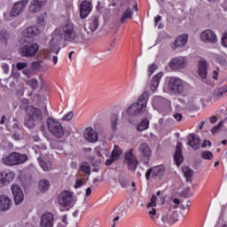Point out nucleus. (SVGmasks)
<instances>
[{
	"label": "nucleus",
	"instance_id": "de8ad7c7",
	"mask_svg": "<svg viewBox=\"0 0 227 227\" xmlns=\"http://www.w3.org/2000/svg\"><path fill=\"white\" fill-rule=\"evenodd\" d=\"M28 86L32 88V90H37L38 89V80L37 79H32L27 82Z\"/></svg>",
	"mask_w": 227,
	"mask_h": 227
},
{
	"label": "nucleus",
	"instance_id": "2eb2a0df",
	"mask_svg": "<svg viewBox=\"0 0 227 227\" xmlns=\"http://www.w3.org/2000/svg\"><path fill=\"white\" fill-rule=\"evenodd\" d=\"M54 226V214L46 212L43 214L40 221V227H52Z\"/></svg>",
	"mask_w": 227,
	"mask_h": 227
},
{
	"label": "nucleus",
	"instance_id": "e433bc0d",
	"mask_svg": "<svg viewBox=\"0 0 227 227\" xmlns=\"http://www.w3.org/2000/svg\"><path fill=\"white\" fill-rule=\"evenodd\" d=\"M2 162L4 166H15L13 162V153H11L8 155L3 156Z\"/></svg>",
	"mask_w": 227,
	"mask_h": 227
},
{
	"label": "nucleus",
	"instance_id": "f257e3e1",
	"mask_svg": "<svg viewBox=\"0 0 227 227\" xmlns=\"http://www.w3.org/2000/svg\"><path fill=\"white\" fill-rule=\"evenodd\" d=\"M27 117L25 118L24 125L27 129H35L36 123H43L45 118L49 116V111H47V106L44 108V113L35 106H28L25 109Z\"/></svg>",
	"mask_w": 227,
	"mask_h": 227
},
{
	"label": "nucleus",
	"instance_id": "412c9836",
	"mask_svg": "<svg viewBox=\"0 0 227 227\" xmlns=\"http://www.w3.org/2000/svg\"><path fill=\"white\" fill-rule=\"evenodd\" d=\"M12 201L6 195H0V212H6L12 208Z\"/></svg>",
	"mask_w": 227,
	"mask_h": 227
},
{
	"label": "nucleus",
	"instance_id": "393cba45",
	"mask_svg": "<svg viewBox=\"0 0 227 227\" xmlns=\"http://www.w3.org/2000/svg\"><path fill=\"white\" fill-rule=\"evenodd\" d=\"M174 160L176 166H180L184 162V155L182 154V142H178L176 146Z\"/></svg>",
	"mask_w": 227,
	"mask_h": 227
},
{
	"label": "nucleus",
	"instance_id": "09e8293b",
	"mask_svg": "<svg viewBox=\"0 0 227 227\" xmlns=\"http://www.w3.org/2000/svg\"><path fill=\"white\" fill-rule=\"evenodd\" d=\"M217 63H219V65H222V67H226V59L224 57H223L222 55H217L215 58Z\"/></svg>",
	"mask_w": 227,
	"mask_h": 227
},
{
	"label": "nucleus",
	"instance_id": "cd10ccee",
	"mask_svg": "<svg viewBox=\"0 0 227 227\" xmlns=\"http://www.w3.org/2000/svg\"><path fill=\"white\" fill-rule=\"evenodd\" d=\"M165 221L167 224H175L178 221V212L175 210H170L165 216Z\"/></svg>",
	"mask_w": 227,
	"mask_h": 227
},
{
	"label": "nucleus",
	"instance_id": "79ce46f5",
	"mask_svg": "<svg viewBox=\"0 0 227 227\" xmlns=\"http://www.w3.org/2000/svg\"><path fill=\"white\" fill-rule=\"evenodd\" d=\"M200 157L205 160H212V159H214V154L210 151H204L200 153Z\"/></svg>",
	"mask_w": 227,
	"mask_h": 227
},
{
	"label": "nucleus",
	"instance_id": "4468645a",
	"mask_svg": "<svg viewBox=\"0 0 227 227\" xmlns=\"http://www.w3.org/2000/svg\"><path fill=\"white\" fill-rule=\"evenodd\" d=\"M169 67L172 70H183L187 67V62L184 57H177L170 60Z\"/></svg>",
	"mask_w": 227,
	"mask_h": 227
},
{
	"label": "nucleus",
	"instance_id": "2f4dec72",
	"mask_svg": "<svg viewBox=\"0 0 227 227\" xmlns=\"http://www.w3.org/2000/svg\"><path fill=\"white\" fill-rule=\"evenodd\" d=\"M49 187H51V183L47 179H42L38 183V188L41 192H47L49 190Z\"/></svg>",
	"mask_w": 227,
	"mask_h": 227
},
{
	"label": "nucleus",
	"instance_id": "338daca9",
	"mask_svg": "<svg viewBox=\"0 0 227 227\" xmlns=\"http://www.w3.org/2000/svg\"><path fill=\"white\" fill-rule=\"evenodd\" d=\"M160 20H162V17L160 15L156 16L154 18L155 26H157V24H159V22H160Z\"/></svg>",
	"mask_w": 227,
	"mask_h": 227
},
{
	"label": "nucleus",
	"instance_id": "c85d7f7f",
	"mask_svg": "<svg viewBox=\"0 0 227 227\" xmlns=\"http://www.w3.org/2000/svg\"><path fill=\"white\" fill-rule=\"evenodd\" d=\"M160 79H162V73H158L153 77L150 82V89L152 90V91H157V88H159V82H160Z\"/></svg>",
	"mask_w": 227,
	"mask_h": 227
},
{
	"label": "nucleus",
	"instance_id": "c756f323",
	"mask_svg": "<svg viewBox=\"0 0 227 227\" xmlns=\"http://www.w3.org/2000/svg\"><path fill=\"white\" fill-rule=\"evenodd\" d=\"M37 160L43 171H51V169H52V162H51V160L45 161L42 158H38Z\"/></svg>",
	"mask_w": 227,
	"mask_h": 227
},
{
	"label": "nucleus",
	"instance_id": "a211bd4d",
	"mask_svg": "<svg viewBox=\"0 0 227 227\" xmlns=\"http://www.w3.org/2000/svg\"><path fill=\"white\" fill-rule=\"evenodd\" d=\"M13 178H15V173L9 172H0V188L4 187V185H8L11 182H13Z\"/></svg>",
	"mask_w": 227,
	"mask_h": 227
},
{
	"label": "nucleus",
	"instance_id": "864d4df0",
	"mask_svg": "<svg viewBox=\"0 0 227 227\" xmlns=\"http://www.w3.org/2000/svg\"><path fill=\"white\" fill-rule=\"evenodd\" d=\"M17 70H24V68H27V63L26 62H18L16 64Z\"/></svg>",
	"mask_w": 227,
	"mask_h": 227
},
{
	"label": "nucleus",
	"instance_id": "7ed1b4c3",
	"mask_svg": "<svg viewBox=\"0 0 227 227\" xmlns=\"http://www.w3.org/2000/svg\"><path fill=\"white\" fill-rule=\"evenodd\" d=\"M18 47L21 58H35L40 51V46L33 39L20 38Z\"/></svg>",
	"mask_w": 227,
	"mask_h": 227
},
{
	"label": "nucleus",
	"instance_id": "ddd939ff",
	"mask_svg": "<svg viewBox=\"0 0 227 227\" xmlns=\"http://www.w3.org/2000/svg\"><path fill=\"white\" fill-rule=\"evenodd\" d=\"M96 29H98V16H92L85 24V31L91 36Z\"/></svg>",
	"mask_w": 227,
	"mask_h": 227
},
{
	"label": "nucleus",
	"instance_id": "a878e982",
	"mask_svg": "<svg viewBox=\"0 0 227 227\" xmlns=\"http://www.w3.org/2000/svg\"><path fill=\"white\" fill-rule=\"evenodd\" d=\"M12 159L14 162V166H19V164H24V162H27V155L25 153H12Z\"/></svg>",
	"mask_w": 227,
	"mask_h": 227
},
{
	"label": "nucleus",
	"instance_id": "4be33fe9",
	"mask_svg": "<svg viewBox=\"0 0 227 227\" xmlns=\"http://www.w3.org/2000/svg\"><path fill=\"white\" fill-rule=\"evenodd\" d=\"M187 40H189V35L187 34L177 36L175 43L172 44L173 51H176L178 47H185Z\"/></svg>",
	"mask_w": 227,
	"mask_h": 227
},
{
	"label": "nucleus",
	"instance_id": "dca6fc26",
	"mask_svg": "<svg viewBox=\"0 0 227 227\" xmlns=\"http://www.w3.org/2000/svg\"><path fill=\"white\" fill-rule=\"evenodd\" d=\"M45 3H47V0H32L28 11L30 13H38V12L43 10Z\"/></svg>",
	"mask_w": 227,
	"mask_h": 227
},
{
	"label": "nucleus",
	"instance_id": "bb28decb",
	"mask_svg": "<svg viewBox=\"0 0 227 227\" xmlns=\"http://www.w3.org/2000/svg\"><path fill=\"white\" fill-rule=\"evenodd\" d=\"M200 137L196 136V134H190L188 136L187 145L192 146L193 150H198L200 148Z\"/></svg>",
	"mask_w": 227,
	"mask_h": 227
},
{
	"label": "nucleus",
	"instance_id": "6ab92c4d",
	"mask_svg": "<svg viewBox=\"0 0 227 227\" xmlns=\"http://www.w3.org/2000/svg\"><path fill=\"white\" fill-rule=\"evenodd\" d=\"M28 0H22L14 4L11 15L12 17H17L20 15L22 12H24V8H26V4H27Z\"/></svg>",
	"mask_w": 227,
	"mask_h": 227
},
{
	"label": "nucleus",
	"instance_id": "58836bf2",
	"mask_svg": "<svg viewBox=\"0 0 227 227\" xmlns=\"http://www.w3.org/2000/svg\"><path fill=\"white\" fill-rule=\"evenodd\" d=\"M8 38H10V34L6 29L0 30V42L4 43V45H8Z\"/></svg>",
	"mask_w": 227,
	"mask_h": 227
},
{
	"label": "nucleus",
	"instance_id": "4c0bfd02",
	"mask_svg": "<svg viewBox=\"0 0 227 227\" xmlns=\"http://www.w3.org/2000/svg\"><path fill=\"white\" fill-rule=\"evenodd\" d=\"M85 173V175H91V167L90 163L83 161L80 167L79 173Z\"/></svg>",
	"mask_w": 227,
	"mask_h": 227
},
{
	"label": "nucleus",
	"instance_id": "6e6d98bb",
	"mask_svg": "<svg viewBox=\"0 0 227 227\" xmlns=\"http://www.w3.org/2000/svg\"><path fill=\"white\" fill-rule=\"evenodd\" d=\"M41 65L40 62L35 61L31 64L32 70H40Z\"/></svg>",
	"mask_w": 227,
	"mask_h": 227
},
{
	"label": "nucleus",
	"instance_id": "7c9ffc66",
	"mask_svg": "<svg viewBox=\"0 0 227 227\" xmlns=\"http://www.w3.org/2000/svg\"><path fill=\"white\" fill-rule=\"evenodd\" d=\"M153 171V176H159V178H162L166 173V168L164 166L154 167Z\"/></svg>",
	"mask_w": 227,
	"mask_h": 227
},
{
	"label": "nucleus",
	"instance_id": "f3484780",
	"mask_svg": "<svg viewBox=\"0 0 227 227\" xmlns=\"http://www.w3.org/2000/svg\"><path fill=\"white\" fill-rule=\"evenodd\" d=\"M93 10V5L89 1H82L80 4V17L81 19H86Z\"/></svg>",
	"mask_w": 227,
	"mask_h": 227
},
{
	"label": "nucleus",
	"instance_id": "e2e57ef3",
	"mask_svg": "<svg viewBox=\"0 0 227 227\" xmlns=\"http://www.w3.org/2000/svg\"><path fill=\"white\" fill-rule=\"evenodd\" d=\"M82 185V181L81 179L76 180L74 184V189H79Z\"/></svg>",
	"mask_w": 227,
	"mask_h": 227
},
{
	"label": "nucleus",
	"instance_id": "c03bdc74",
	"mask_svg": "<svg viewBox=\"0 0 227 227\" xmlns=\"http://www.w3.org/2000/svg\"><path fill=\"white\" fill-rule=\"evenodd\" d=\"M119 184L123 189H127L130 185V181L126 177H121L119 179Z\"/></svg>",
	"mask_w": 227,
	"mask_h": 227
},
{
	"label": "nucleus",
	"instance_id": "052dcab7",
	"mask_svg": "<svg viewBox=\"0 0 227 227\" xmlns=\"http://www.w3.org/2000/svg\"><path fill=\"white\" fill-rule=\"evenodd\" d=\"M149 215H151V217H157V210L155 208H152L150 211H149Z\"/></svg>",
	"mask_w": 227,
	"mask_h": 227
},
{
	"label": "nucleus",
	"instance_id": "1a4fd4ad",
	"mask_svg": "<svg viewBox=\"0 0 227 227\" xmlns=\"http://www.w3.org/2000/svg\"><path fill=\"white\" fill-rule=\"evenodd\" d=\"M200 40L204 43H217V35L211 29H207L200 34Z\"/></svg>",
	"mask_w": 227,
	"mask_h": 227
},
{
	"label": "nucleus",
	"instance_id": "20e7f679",
	"mask_svg": "<svg viewBox=\"0 0 227 227\" xmlns=\"http://www.w3.org/2000/svg\"><path fill=\"white\" fill-rule=\"evenodd\" d=\"M146 104L148 94L145 92L127 109L129 116H143L146 113Z\"/></svg>",
	"mask_w": 227,
	"mask_h": 227
},
{
	"label": "nucleus",
	"instance_id": "0eeeda50",
	"mask_svg": "<svg viewBox=\"0 0 227 227\" xmlns=\"http://www.w3.org/2000/svg\"><path fill=\"white\" fill-rule=\"evenodd\" d=\"M138 153L141 162L144 164H150V159L152 157V149L146 143H142L138 146Z\"/></svg>",
	"mask_w": 227,
	"mask_h": 227
},
{
	"label": "nucleus",
	"instance_id": "bf43d9fd",
	"mask_svg": "<svg viewBox=\"0 0 227 227\" xmlns=\"http://www.w3.org/2000/svg\"><path fill=\"white\" fill-rule=\"evenodd\" d=\"M152 173H153V168H149L145 173L146 180H150V176H152Z\"/></svg>",
	"mask_w": 227,
	"mask_h": 227
},
{
	"label": "nucleus",
	"instance_id": "473e14b6",
	"mask_svg": "<svg viewBox=\"0 0 227 227\" xmlns=\"http://www.w3.org/2000/svg\"><path fill=\"white\" fill-rule=\"evenodd\" d=\"M182 169L186 179V182H191L192 180V176H194V170H192L189 167H183Z\"/></svg>",
	"mask_w": 227,
	"mask_h": 227
},
{
	"label": "nucleus",
	"instance_id": "5fc2aeb1",
	"mask_svg": "<svg viewBox=\"0 0 227 227\" xmlns=\"http://www.w3.org/2000/svg\"><path fill=\"white\" fill-rule=\"evenodd\" d=\"M72 118H74V112H69L67 114H66L64 115V117L62 118V120L64 121H70V120H72Z\"/></svg>",
	"mask_w": 227,
	"mask_h": 227
},
{
	"label": "nucleus",
	"instance_id": "72a5a7b5",
	"mask_svg": "<svg viewBox=\"0 0 227 227\" xmlns=\"http://www.w3.org/2000/svg\"><path fill=\"white\" fill-rule=\"evenodd\" d=\"M153 221H154L155 224H157V226H160V227H168V223L166 222V216H159L157 215L155 216H152Z\"/></svg>",
	"mask_w": 227,
	"mask_h": 227
},
{
	"label": "nucleus",
	"instance_id": "f704fd0d",
	"mask_svg": "<svg viewBox=\"0 0 227 227\" xmlns=\"http://www.w3.org/2000/svg\"><path fill=\"white\" fill-rule=\"evenodd\" d=\"M227 96V85L220 87L215 93V98H223V97Z\"/></svg>",
	"mask_w": 227,
	"mask_h": 227
},
{
	"label": "nucleus",
	"instance_id": "37998d69",
	"mask_svg": "<svg viewBox=\"0 0 227 227\" xmlns=\"http://www.w3.org/2000/svg\"><path fill=\"white\" fill-rule=\"evenodd\" d=\"M118 120H119V117H118V114H113L112 117H111V123H112V129L114 131H116L118 127H116L118 125Z\"/></svg>",
	"mask_w": 227,
	"mask_h": 227
},
{
	"label": "nucleus",
	"instance_id": "603ef678",
	"mask_svg": "<svg viewBox=\"0 0 227 227\" xmlns=\"http://www.w3.org/2000/svg\"><path fill=\"white\" fill-rule=\"evenodd\" d=\"M157 197L155 195H153L151 198V202L147 204V208H150L152 207H155L157 204Z\"/></svg>",
	"mask_w": 227,
	"mask_h": 227
},
{
	"label": "nucleus",
	"instance_id": "9b49d317",
	"mask_svg": "<svg viewBox=\"0 0 227 227\" xmlns=\"http://www.w3.org/2000/svg\"><path fill=\"white\" fill-rule=\"evenodd\" d=\"M11 191L14 197L15 205H20L24 201V192L19 184H12L11 187Z\"/></svg>",
	"mask_w": 227,
	"mask_h": 227
},
{
	"label": "nucleus",
	"instance_id": "aec40b11",
	"mask_svg": "<svg viewBox=\"0 0 227 227\" xmlns=\"http://www.w3.org/2000/svg\"><path fill=\"white\" fill-rule=\"evenodd\" d=\"M198 67L200 77H201L204 82H207V75H208V63L207 60H200L199 61Z\"/></svg>",
	"mask_w": 227,
	"mask_h": 227
},
{
	"label": "nucleus",
	"instance_id": "49530a36",
	"mask_svg": "<svg viewBox=\"0 0 227 227\" xmlns=\"http://www.w3.org/2000/svg\"><path fill=\"white\" fill-rule=\"evenodd\" d=\"M51 148H58L59 150H61L63 148V146L61 145V141H59V140H52L51 142Z\"/></svg>",
	"mask_w": 227,
	"mask_h": 227
},
{
	"label": "nucleus",
	"instance_id": "5701e85b",
	"mask_svg": "<svg viewBox=\"0 0 227 227\" xmlns=\"http://www.w3.org/2000/svg\"><path fill=\"white\" fill-rule=\"evenodd\" d=\"M84 137L90 143H97L98 141V134L93 130V128H87L85 129Z\"/></svg>",
	"mask_w": 227,
	"mask_h": 227
},
{
	"label": "nucleus",
	"instance_id": "69168bd1",
	"mask_svg": "<svg viewBox=\"0 0 227 227\" xmlns=\"http://www.w3.org/2000/svg\"><path fill=\"white\" fill-rule=\"evenodd\" d=\"M12 139H14V141H20V135H19L18 133H13Z\"/></svg>",
	"mask_w": 227,
	"mask_h": 227
},
{
	"label": "nucleus",
	"instance_id": "9d476101",
	"mask_svg": "<svg viewBox=\"0 0 227 227\" xmlns=\"http://www.w3.org/2000/svg\"><path fill=\"white\" fill-rule=\"evenodd\" d=\"M72 203H74V197L72 196V192L67 191L59 194V205H61V207H70Z\"/></svg>",
	"mask_w": 227,
	"mask_h": 227
},
{
	"label": "nucleus",
	"instance_id": "423d86ee",
	"mask_svg": "<svg viewBox=\"0 0 227 227\" xmlns=\"http://www.w3.org/2000/svg\"><path fill=\"white\" fill-rule=\"evenodd\" d=\"M168 90L175 95H182L184 93V82L180 78L171 77L168 83Z\"/></svg>",
	"mask_w": 227,
	"mask_h": 227
},
{
	"label": "nucleus",
	"instance_id": "a18cd8bd",
	"mask_svg": "<svg viewBox=\"0 0 227 227\" xmlns=\"http://www.w3.org/2000/svg\"><path fill=\"white\" fill-rule=\"evenodd\" d=\"M225 121H227V118H225L223 121H221L216 126H215L211 129L212 134H217V132H219V129H221L223 125H224Z\"/></svg>",
	"mask_w": 227,
	"mask_h": 227
},
{
	"label": "nucleus",
	"instance_id": "8fccbe9b",
	"mask_svg": "<svg viewBox=\"0 0 227 227\" xmlns=\"http://www.w3.org/2000/svg\"><path fill=\"white\" fill-rule=\"evenodd\" d=\"M182 198H191V187H186L181 192Z\"/></svg>",
	"mask_w": 227,
	"mask_h": 227
},
{
	"label": "nucleus",
	"instance_id": "774afa93",
	"mask_svg": "<svg viewBox=\"0 0 227 227\" xmlns=\"http://www.w3.org/2000/svg\"><path fill=\"white\" fill-rule=\"evenodd\" d=\"M209 121L210 123H215V121H217V116L213 115L209 118Z\"/></svg>",
	"mask_w": 227,
	"mask_h": 227
},
{
	"label": "nucleus",
	"instance_id": "f03ea898",
	"mask_svg": "<svg viewBox=\"0 0 227 227\" xmlns=\"http://www.w3.org/2000/svg\"><path fill=\"white\" fill-rule=\"evenodd\" d=\"M62 33L66 42H72L73 43H86L91 40V35L84 34V32L80 31L78 34H75L74 31V24L67 22L65 26L62 27Z\"/></svg>",
	"mask_w": 227,
	"mask_h": 227
},
{
	"label": "nucleus",
	"instance_id": "13d9d810",
	"mask_svg": "<svg viewBox=\"0 0 227 227\" xmlns=\"http://www.w3.org/2000/svg\"><path fill=\"white\" fill-rule=\"evenodd\" d=\"M2 68H3L4 74H9L10 73V66H8V64L4 63L2 65Z\"/></svg>",
	"mask_w": 227,
	"mask_h": 227
},
{
	"label": "nucleus",
	"instance_id": "6e6552de",
	"mask_svg": "<svg viewBox=\"0 0 227 227\" xmlns=\"http://www.w3.org/2000/svg\"><path fill=\"white\" fill-rule=\"evenodd\" d=\"M125 162L128 166V169L129 171H136L137 168V159H136V156L134 155V149L130 148L126 153H125Z\"/></svg>",
	"mask_w": 227,
	"mask_h": 227
},
{
	"label": "nucleus",
	"instance_id": "39448f33",
	"mask_svg": "<svg viewBox=\"0 0 227 227\" xmlns=\"http://www.w3.org/2000/svg\"><path fill=\"white\" fill-rule=\"evenodd\" d=\"M48 129L51 134L57 137V139H61L65 136V129L61 123L54 121V119H49L47 121Z\"/></svg>",
	"mask_w": 227,
	"mask_h": 227
},
{
	"label": "nucleus",
	"instance_id": "3c124183",
	"mask_svg": "<svg viewBox=\"0 0 227 227\" xmlns=\"http://www.w3.org/2000/svg\"><path fill=\"white\" fill-rule=\"evenodd\" d=\"M97 155L98 157H104V155L107 157V155H109V151L106 148H101L99 151H97Z\"/></svg>",
	"mask_w": 227,
	"mask_h": 227
},
{
	"label": "nucleus",
	"instance_id": "a19ab883",
	"mask_svg": "<svg viewBox=\"0 0 227 227\" xmlns=\"http://www.w3.org/2000/svg\"><path fill=\"white\" fill-rule=\"evenodd\" d=\"M132 15H134V12L132 11V9L128 8L122 14L121 18V21L123 23L125 22V20H127V19H132Z\"/></svg>",
	"mask_w": 227,
	"mask_h": 227
},
{
	"label": "nucleus",
	"instance_id": "0e129e2a",
	"mask_svg": "<svg viewBox=\"0 0 227 227\" xmlns=\"http://www.w3.org/2000/svg\"><path fill=\"white\" fill-rule=\"evenodd\" d=\"M174 118L176 120V121H182L183 115L182 114H174Z\"/></svg>",
	"mask_w": 227,
	"mask_h": 227
},
{
	"label": "nucleus",
	"instance_id": "4d7b16f0",
	"mask_svg": "<svg viewBox=\"0 0 227 227\" xmlns=\"http://www.w3.org/2000/svg\"><path fill=\"white\" fill-rule=\"evenodd\" d=\"M155 70H157L156 64H152L148 67V72H150V75H152V74H153V72H155Z\"/></svg>",
	"mask_w": 227,
	"mask_h": 227
},
{
	"label": "nucleus",
	"instance_id": "f8f14e48",
	"mask_svg": "<svg viewBox=\"0 0 227 227\" xmlns=\"http://www.w3.org/2000/svg\"><path fill=\"white\" fill-rule=\"evenodd\" d=\"M38 35H40V29L38 28V26H31V27L25 28L21 32L20 38L33 40V37L36 36Z\"/></svg>",
	"mask_w": 227,
	"mask_h": 227
},
{
	"label": "nucleus",
	"instance_id": "680f3d73",
	"mask_svg": "<svg viewBox=\"0 0 227 227\" xmlns=\"http://www.w3.org/2000/svg\"><path fill=\"white\" fill-rule=\"evenodd\" d=\"M207 146H212V142L204 140V142L201 145V147L202 148H207Z\"/></svg>",
	"mask_w": 227,
	"mask_h": 227
},
{
	"label": "nucleus",
	"instance_id": "b1692460",
	"mask_svg": "<svg viewBox=\"0 0 227 227\" xmlns=\"http://www.w3.org/2000/svg\"><path fill=\"white\" fill-rule=\"evenodd\" d=\"M120 155H121V149L118 145H114V150L112 151L111 158L106 160V165L111 166L113 162H116L118 159H120Z\"/></svg>",
	"mask_w": 227,
	"mask_h": 227
},
{
	"label": "nucleus",
	"instance_id": "ea45409f",
	"mask_svg": "<svg viewBox=\"0 0 227 227\" xmlns=\"http://www.w3.org/2000/svg\"><path fill=\"white\" fill-rule=\"evenodd\" d=\"M150 127V121L148 119L145 118L142 120V121L137 125V130L140 132H143V130H146Z\"/></svg>",
	"mask_w": 227,
	"mask_h": 227
},
{
	"label": "nucleus",
	"instance_id": "c9c22d12",
	"mask_svg": "<svg viewBox=\"0 0 227 227\" xmlns=\"http://www.w3.org/2000/svg\"><path fill=\"white\" fill-rule=\"evenodd\" d=\"M50 50L51 52H55V54H59V51H61V48L59 47V44L56 43L55 38H51L50 42Z\"/></svg>",
	"mask_w": 227,
	"mask_h": 227
}]
</instances>
